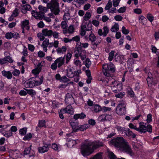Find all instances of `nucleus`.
<instances>
[{
    "instance_id": "1",
    "label": "nucleus",
    "mask_w": 159,
    "mask_h": 159,
    "mask_svg": "<svg viewBox=\"0 0 159 159\" xmlns=\"http://www.w3.org/2000/svg\"><path fill=\"white\" fill-rule=\"evenodd\" d=\"M103 144L102 142L99 141L89 142L81 146V153L84 156H89L93 152L94 150L103 146Z\"/></svg>"
},
{
    "instance_id": "2",
    "label": "nucleus",
    "mask_w": 159,
    "mask_h": 159,
    "mask_svg": "<svg viewBox=\"0 0 159 159\" xmlns=\"http://www.w3.org/2000/svg\"><path fill=\"white\" fill-rule=\"evenodd\" d=\"M110 143L115 147L122 149L129 154L132 153L130 147L122 137H117L112 139L110 141Z\"/></svg>"
},
{
    "instance_id": "3",
    "label": "nucleus",
    "mask_w": 159,
    "mask_h": 159,
    "mask_svg": "<svg viewBox=\"0 0 159 159\" xmlns=\"http://www.w3.org/2000/svg\"><path fill=\"white\" fill-rule=\"evenodd\" d=\"M44 3L47 4V7L51 10L55 15L59 14L60 12L59 4L58 0H51L49 2L48 0H42Z\"/></svg>"
},
{
    "instance_id": "4",
    "label": "nucleus",
    "mask_w": 159,
    "mask_h": 159,
    "mask_svg": "<svg viewBox=\"0 0 159 159\" xmlns=\"http://www.w3.org/2000/svg\"><path fill=\"white\" fill-rule=\"evenodd\" d=\"M43 81V77L42 76L40 79L35 77L26 81L24 83V85L26 88H32L35 86L40 85L42 84Z\"/></svg>"
},
{
    "instance_id": "5",
    "label": "nucleus",
    "mask_w": 159,
    "mask_h": 159,
    "mask_svg": "<svg viewBox=\"0 0 159 159\" xmlns=\"http://www.w3.org/2000/svg\"><path fill=\"white\" fill-rule=\"evenodd\" d=\"M102 68V72L104 75L107 77L112 76V73L115 71V66L111 62L103 65Z\"/></svg>"
},
{
    "instance_id": "6",
    "label": "nucleus",
    "mask_w": 159,
    "mask_h": 159,
    "mask_svg": "<svg viewBox=\"0 0 159 159\" xmlns=\"http://www.w3.org/2000/svg\"><path fill=\"white\" fill-rule=\"evenodd\" d=\"M110 83L111 87L113 91L115 93H118L122 89V84L119 82L113 80L111 81L109 80Z\"/></svg>"
},
{
    "instance_id": "7",
    "label": "nucleus",
    "mask_w": 159,
    "mask_h": 159,
    "mask_svg": "<svg viewBox=\"0 0 159 159\" xmlns=\"http://www.w3.org/2000/svg\"><path fill=\"white\" fill-rule=\"evenodd\" d=\"M89 39L92 43V45L93 47L96 48L101 43V40L99 37L95 36L93 34H90L89 36Z\"/></svg>"
},
{
    "instance_id": "8",
    "label": "nucleus",
    "mask_w": 159,
    "mask_h": 159,
    "mask_svg": "<svg viewBox=\"0 0 159 159\" xmlns=\"http://www.w3.org/2000/svg\"><path fill=\"white\" fill-rule=\"evenodd\" d=\"M126 105L124 103H120L116 107V112L120 115H125L126 113Z\"/></svg>"
},
{
    "instance_id": "9",
    "label": "nucleus",
    "mask_w": 159,
    "mask_h": 159,
    "mask_svg": "<svg viewBox=\"0 0 159 159\" xmlns=\"http://www.w3.org/2000/svg\"><path fill=\"white\" fill-rule=\"evenodd\" d=\"M65 100L67 104L69 105L73 104L75 102L73 97L71 94L69 93L66 94Z\"/></svg>"
},
{
    "instance_id": "10",
    "label": "nucleus",
    "mask_w": 159,
    "mask_h": 159,
    "mask_svg": "<svg viewBox=\"0 0 159 159\" xmlns=\"http://www.w3.org/2000/svg\"><path fill=\"white\" fill-rule=\"evenodd\" d=\"M31 14L32 16H34L35 18L39 19L40 20H42L44 16V14L39 11L38 12L35 11H32Z\"/></svg>"
},
{
    "instance_id": "11",
    "label": "nucleus",
    "mask_w": 159,
    "mask_h": 159,
    "mask_svg": "<svg viewBox=\"0 0 159 159\" xmlns=\"http://www.w3.org/2000/svg\"><path fill=\"white\" fill-rule=\"evenodd\" d=\"M61 111L63 113H67L70 114H72L73 113V109L71 105H70L67 106L65 108L61 109Z\"/></svg>"
},
{
    "instance_id": "12",
    "label": "nucleus",
    "mask_w": 159,
    "mask_h": 159,
    "mask_svg": "<svg viewBox=\"0 0 159 159\" xmlns=\"http://www.w3.org/2000/svg\"><path fill=\"white\" fill-rule=\"evenodd\" d=\"M139 128L136 129V130L138 131L141 133H145L146 131V127L144 125V123L143 122H140L139 123Z\"/></svg>"
},
{
    "instance_id": "13",
    "label": "nucleus",
    "mask_w": 159,
    "mask_h": 159,
    "mask_svg": "<svg viewBox=\"0 0 159 159\" xmlns=\"http://www.w3.org/2000/svg\"><path fill=\"white\" fill-rule=\"evenodd\" d=\"M2 76L6 77L8 79H11L12 78V73L9 71H6L3 70L2 71Z\"/></svg>"
},
{
    "instance_id": "14",
    "label": "nucleus",
    "mask_w": 159,
    "mask_h": 159,
    "mask_svg": "<svg viewBox=\"0 0 159 159\" xmlns=\"http://www.w3.org/2000/svg\"><path fill=\"white\" fill-rule=\"evenodd\" d=\"M80 142V141L79 139H72L69 141L67 144L68 147L71 148L73 147L75 145Z\"/></svg>"
},
{
    "instance_id": "15",
    "label": "nucleus",
    "mask_w": 159,
    "mask_h": 159,
    "mask_svg": "<svg viewBox=\"0 0 159 159\" xmlns=\"http://www.w3.org/2000/svg\"><path fill=\"white\" fill-rule=\"evenodd\" d=\"M55 61L58 65V67L60 68L64 63V57H60L57 58Z\"/></svg>"
},
{
    "instance_id": "16",
    "label": "nucleus",
    "mask_w": 159,
    "mask_h": 159,
    "mask_svg": "<svg viewBox=\"0 0 159 159\" xmlns=\"http://www.w3.org/2000/svg\"><path fill=\"white\" fill-rule=\"evenodd\" d=\"M42 33L43 35H44V36L49 37L52 35V31L51 30L45 29L42 30Z\"/></svg>"
},
{
    "instance_id": "17",
    "label": "nucleus",
    "mask_w": 159,
    "mask_h": 159,
    "mask_svg": "<svg viewBox=\"0 0 159 159\" xmlns=\"http://www.w3.org/2000/svg\"><path fill=\"white\" fill-rule=\"evenodd\" d=\"M66 75L69 78H72L74 76V74L72 68H68L66 70Z\"/></svg>"
},
{
    "instance_id": "18",
    "label": "nucleus",
    "mask_w": 159,
    "mask_h": 159,
    "mask_svg": "<svg viewBox=\"0 0 159 159\" xmlns=\"http://www.w3.org/2000/svg\"><path fill=\"white\" fill-rule=\"evenodd\" d=\"M29 24V21L28 20H25L22 21L21 23V27L22 29H25L27 30H29L30 29L29 26H28Z\"/></svg>"
},
{
    "instance_id": "19",
    "label": "nucleus",
    "mask_w": 159,
    "mask_h": 159,
    "mask_svg": "<svg viewBox=\"0 0 159 159\" xmlns=\"http://www.w3.org/2000/svg\"><path fill=\"white\" fill-rule=\"evenodd\" d=\"M61 27L63 29V34H66L67 33V28L68 27L66 21H63L61 22Z\"/></svg>"
},
{
    "instance_id": "20",
    "label": "nucleus",
    "mask_w": 159,
    "mask_h": 159,
    "mask_svg": "<svg viewBox=\"0 0 159 159\" xmlns=\"http://www.w3.org/2000/svg\"><path fill=\"white\" fill-rule=\"evenodd\" d=\"M125 133L126 134V136H131L133 138H135L136 136V134H134L132 131L130 130L129 129H126Z\"/></svg>"
},
{
    "instance_id": "21",
    "label": "nucleus",
    "mask_w": 159,
    "mask_h": 159,
    "mask_svg": "<svg viewBox=\"0 0 159 159\" xmlns=\"http://www.w3.org/2000/svg\"><path fill=\"white\" fill-rule=\"evenodd\" d=\"M48 145H45L42 147H40L39 148V151L40 153H43L47 152L48 150Z\"/></svg>"
},
{
    "instance_id": "22",
    "label": "nucleus",
    "mask_w": 159,
    "mask_h": 159,
    "mask_svg": "<svg viewBox=\"0 0 159 159\" xmlns=\"http://www.w3.org/2000/svg\"><path fill=\"white\" fill-rule=\"evenodd\" d=\"M70 124L73 129L76 132L78 130L79 127L78 123L77 122H71Z\"/></svg>"
},
{
    "instance_id": "23",
    "label": "nucleus",
    "mask_w": 159,
    "mask_h": 159,
    "mask_svg": "<svg viewBox=\"0 0 159 159\" xmlns=\"http://www.w3.org/2000/svg\"><path fill=\"white\" fill-rule=\"evenodd\" d=\"M86 116V115L83 113L82 112L80 114H77L74 115V118L76 120L78 119L79 118L83 119L85 118Z\"/></svg>"
},
{
    "instance_id": "24",
    "label": "nucleus",
    "mask_w": 159,
    "mask_h": 159,
    "mask_svg": "<svg viewBox=\"0 0 159 159\" xmlns=\"http://www.w3.org/2000/svg\"><path fill=\"white\" fill-rule=\"evenodd\" d=\"M148 84H155L156 82H154L152 79V75L151 73L149 72L148 73V77L147 79Z\"/></svg>"
},
{
    "instance_id": "25",
    "label": "nucleus",
    "mask_w": 159,
    "mask_h": 159,
    "mask_svg": "<svg viewBox=\"0 0 159 159\" xmlns=\"http://www.w3.org/2000/svg\"><path fill=\"white\" fill-rule=\"evenodd\" d=\"M66 50L67 48L66 47L63 46L62 48H58L56 51L58 53L63 54L65 53Z\"/></svg>"
},
{
    "instance_id": "26",
    "label": "nucleus",
    "mask_w": 159,
    "mask_h": 159,
    "mask_svg": "<svg viewBox=\"0 0 159 159\" xmlns=\"http://www.w3.org/2000/svg\"><path fill=\"white\" fill-rule=\"evenodd\" d=\"M38 9H39L40 11L44 14L45 13L48 11V9L49 8H48L47 7H44L41 5H39V6Z\"/></svg>"
},
{
    "instance_id": "27",
    "label": "nucleus",
    "mask_w": 159,
    "mask_h": 159,
    "mask_svg": "<svg viewBox=\"0 0 159 159\" xmlns=\"http://www.w3.org/2000/svg\"><path fill=\"white\" fill-rule=\"evenodd\" d=\"M90 125L89 124H85L81 125H79L78 129V130L83 131L89 127Z\"/></svg>"
},
{
    "instance_id": "28",
    "label": "nucleus",
    "mask_w": 159,
    "mask_h": 159,
    "mask_svg": "<svg viewBox=\"0 0 159 159\" xmlns=\"http://www.w3.org/2000/svg\"><path fill=\"white\" fill-rule=\"evenodd\" d=\"M86 28V25H81L80 33V34L81 35L84 36L85 35L86 31L85 30Z\"/></svg>"
},
{
    "instance_id": "29",
    "label": "nucleus",
    "mask_w": 159,
    "mask_h": 159,
    "mask_svg": "<svg viewBox=\"0 0 159 159\" xmlns=\"http://www.w3.org/2000/svg\"><path fill=\"white\" fill-rule=\"evenodd\" d=\"M119 30V25L118 24L115 23V25L112 26L111 29V30L112 32H116Z\"/></svg>"
},
{
    "instance_id": "30",
    "label": "nucleus",
    "mask_w": 159,
    "mask_h": 159,
    "mask_svg": "<svg viewBox=\"0 0 159 159\" xmlns=\"http://www.w3.org/2000/svg\"><path fill=\"white\" fill-rule=\"evenodd\" d=\"M84 25H86L85 30L86 31H91L92 30V25L90 21H89V23L87 24V23H85Z\"/></svg>"
},
{
    "instance_id": "31",
    "label": "nucleus",
    "mask_w": 159,
    "mask_h": 159,
    "mask_svg": "<svg viewBox=\"0 0 159 159\" xmlns=\"http://www.w3.org/2000/svg\"><path fill=\"white\" fill-rule=\"evenodd\" d=\"M93 111L95 112H98L102 110L101 107L98 105H96L93 106Z\"/></svg>"
},
{
    "instance_id": "32",
    "label": "nucleus",
    "mask_w": 159,
    "mask_h": 159,
    "mask_svg": "<svg viewBox=\"0 0 159 159\" xmlns=\"http://www.w3.org/2000/svg\"><path fill=\"white\" fill-rule=\"evenodd\" d=\"M109 157L110 159H116V157L114 154L112 152H109L108 153ZM117 159H125L123 158H118Z\"/></svg>"
},
{
    "instance_id": "33",
    "label": "nucleus",
    "mask_w": 159,
    "mask_h": 159,
    "mask_svg": "<svg viewBox=\"0 0 159 159\" xmlns=\"http://www.w3.org/2000/svg\"><path fill=\"white\" fill-rule=\"evenodd\" d=\"M72 57V54L68 52L66 55H65L64 57V58L66 57V63H68L69 61V60L71 59Z\"/></svg>"
},
{
    "instance_id": "34",
    "label": "nucleus",
    "mask_w": 159,
    "mask_h": 159,
    "mask_svg": "<svg viewBox=\"0 0 159 159\" xmlns=\"http://www.w3.org/2000/svg\"><path fill=\"white\" fill-rule=\"evenodd\" d=\"M45 121L44 120H39V121L38 126L39 127H46L45 125Z\"/></svg>"
},
{
    "instance_id": "35",
    "label": "nucleus",
    "mask_w": 159,
    "mask_h": 159,
    "mask_svg": "<svg viewBox=\"0 0 159 159\" xmlns=\"http://www.w3.org/2000/svg\"><path fill=\"white\" fill-rule=\"evenodd\" d=\"M102 154L101 153H98L90 159H102Z\"/></svg>"
},
{
    "instance_id": "36",
    "label": "nucleus",
    "mask_w": 159,
    "mask_h": 159,
    "mask_svg": "<svg viewBox=\"0 0 159 159\" xmlns=\"http://www.w3.org/2000/svg\"><path fill=\"white\" fill-rule=\"evenodd\" d=\"M84 63L85 66L88 68H89L91 64V62L89 58L86 59V60L84 62Z\"/></svg>"
},
{
    "instance_id": "37",
    "label": "nucleus",
    "mask_w": 159,
    "mask_h": 159,
    "mask_svg": "<svg viewBox=\"0 0 159 159\" xmlns=\"http://www.w3.org/2000/svg\"><path fill=\"white\" fill-rule=\"evenodd\" d=\"M127 94L130 97H133L134 95V92L131 88H129L128 89Z\"/></svg>"
},
{
    "instance_id": "38",
    "label": "nucleus",
    "mask_w": 159,
    "mask_h": 159,
    "mask_svg": "<svg viewBox=\"0 0 159 159\" xmlns=\"http://www.w3.org/2000/svg\"><path fill=\"white\" fill-rule=\"evenodd\" d=\"M67 33L72 34L74 32V28L73 25H70L67 29Z\"/></svg>"
},
{
    "instance_id": "39",
    "label": "nucleus",
    "mask_w": 159,
    "mask_h": 159,
    "mask_svg": "<svg viewBox=\"0 0 159 159\" xmlns=\"http://www.w3.org/2000/svg\"><path fill=\"white\" fill-rule=\"evenodd\" d=\"M91 16V15L90 13L89 12H87L84 17V20L85 21L88 20L90 18Z\"/></svg>"
},
{
    "instance_id": "40",
    "label": "nucleus",
    "mask_w": 159,
    "mask_h": 159,
    "mask_svg": "<svg viewBox=\"0 0 159 159\" xmlns=\"http://www.w3.org/2000/svg\"><path fill=\"white\" fill-rule=\"evenodd\" d=\"M27 92V93L33 96L35 95L36 93L34 90L33 89H25Z\"/></svg>"
},
{
    "instance_id": "41",
    "label": "nucleus",
    "mask_w": 159,
    "mask_h": 159,
    "mask_svg": "<svg viewBox=\"0 0 159 159\" xmlns=\"http://www.w3.org/2000/svg\"><path fill=\"white\" fill-rule=\"evenodd\" d=\"M125 93L124 92H121L115 95V97L117 98H121L125 95Z\"/></svg>"
},
{
    "instance_id": "42",
    "label": "nucleus",
    "mask_w": 159,
    "mask_h": 159,
    "mask_svg": "<svg viewBox=\"0 0 159 159\" xmlns=\"http://www.w3.org/2000/svg\"><path fill=\"white\" fill-rule=\"evenodd\" d=\"M115 52L114 51H112L109 53L108 60L109 61H111L113 59Z\"/></svg>"
},
{
    "instance_id": "43",
    "label": "nucleus",
    "mask_w": 159,
    "mask_h": 159,
    "mask_svg": "<svg viewBox=\"0 0 159 159\" xmlns=\"http://www.w3.org/2000/svg\"><path fill=\"white\" fill-rule=\"evenodd\" d=\"M112 6V2L110 0H109L108 3L107 4L105 7V9L106 10H109Z\"/></svg>"
},
{
    "instance_id": "44",
    "label": "nucleus",
    "mask_w": 159,
    "mask_h": 159,
    "mask_svg": "<svg viewBox=\"0 0 159 159\" xmlns=\"http://www.w3.org/2000/svg\"><path fill=\"white\" fill-rule=\"evenodd\" d=\"M31 146V145L30 147L26 148H25L24 151V154L27 155L30 154V151L31 150L30 147Z\"/></svg>"
},
{
    "instance_id": "45",
    "label": "nucleus",
    "mask_w": 159,
    "mask_h": 159,
    "mask_svg": "<svg viewBox=\"0 0 159 159\" xmlns=\"http://www.w3.org/2000/svg\"><path fill=\"white\" fill-rule=\"evenodd\" d=\"M103 30V36L105 37L109 32V30L107 26L104 27Z\"/></svg>"
},
{
    "instance_id": "46",
    "label": "nucleus",
    "mask_w": 159,
    "mask_h": 159,
    "mask_svg": "<svg viewBox=\"0 0 159 159\" xmlns=\"http://www.w3.org/2000/svg\"><path fill=\"white\" fill-rule=\"evenodd\" d=\"M12 32H8L6 34L5 37L7 39H10L12 38Z\"/></svg>"
},
{
    "instance_id": "47",
    "label": "nucleus",
    "mask_w": 159,
    "mask_h": 159,
    "mask_svg": "<svg viewBox=\"0 0 159 159\" xmlns=\"http://www.w3.org/2000/svg\"><path fill=\"white\" fill-rule=\"evenodd\" d=\"M76 48L77 50L79 52L81 50L82 47V46L81 43L80 42L77 43L76 45Z\"/></svg>"
},
{
    "instance_id": "48",
    "label": "nucleus",
    "mask_w": 159,
    "mask_h": 159,
    "mask_svg": "<svg viewBox=\"0 0 159 159\" xmlns=\"http://www.w3.org/2000/svg\"><path fill=\"white\" fill-rule=\"evenodd\" d=\"M27 129L26 128H23L20 130V134L21 135H24L26 134Z\"/></svg>"
},
{
    "instance_id": "49",
    "label": "nucleus",
    "mask_w": 159,
    "mask_h": 159,
    "mask_svg": "<svg viewBox=\"0 0 159 159\" xmlns=\"http://www.w3.org/2000/svg\"><path fill=\"white\" fill-rule=\"evenodd\" d=\"M70 81V80L66 76H63L61 77V81H62L64 83Z\"/></svg>"
},
{
    "instance_id": "50",
    "label": "nucleus",
    "mask_w": 159,
    "mask_h": 159,
    "mask_svg": "<svg viewBox=\"0 0 159 159\" xmlns=\"http://www.w3.org/2000/svg\"><path fill=\"white\" fill-rule=\"evenodd\" d=\"M49 39H45L43 42L42 43V46L48 47V46L49 45Z\"/></svg>"
},
{
    "instance_id": "51",
    "label": "nucleus",
    "mask_w": 159,
    "mask_h": 159,
    "mask_svg": "<svg viewBox=\"0 0 159 159\" xmlns=\"http://www.w3.org/2000/svg\"><path fill=\"white\" fill-rule=\"evenodd\" d=\"M116 128L117 129L118 131L120 132H123L124 131L125 132L126 129L124 127H121L119 126H116Z\"/></svg>"
},
{
    "instance_id": "52",
    "label": "nucleus",
    "mask_w": 159,
    "mask_h": 159,
    "mask_svg": "<svg viewBox=\"0 0 159 159\" xmlns=\"http://www.w3.org/2000/svg\"><path fill=\"white\" fill-rule=\"evenodd\" d=\"M106 115H102L99 116L98 119L100 121H103L106 120Z\"/></svg>"
},
{
    "instance_id": "53",
    "label": "nucleus",
    "mask_w": 159,
    "mask_h": 159,
    "mask_svg": "<svg viewBox=\"0 0 159 159\" xmlns=\"http://www.w3.org/2000/svg\"><path fill=\"white\" fill-rule=\"evenodd\" d=\"M12 73L13 74L14 76H17L19 75L20 74V71L19 70L17 69H15L12 72Z\"/></svg>"
},
{
    "instance_id": "54",
    "label": "nucleus",
    "mask_w": 159,
    "mask_h": 159,
    "mask_svg": "<svg viewBox=\"0 0 159 159\" xmlns=\"http://www.w3.org/2000/svg\"><path fill=\"white\" fill-rule=\"evenodd\" d=\"M122 32L125 34H128L129 32V31L125 29V26H123L122 28Z\"/></svg>"
},
{
    "instance_id": "55",
    "label": "nucleus",
    "mask_w": 159,
    "mask_h": 159,
    "mask_svg": "<svg viewBox=\"0 0 159 159\" xmlns=\"http://www.w3.org/2000/svg\"><path fill=\"white\" fill-rule=\"evenodd\" d=\"M147 123H149L152 121V115L151 114H149L147 116V119L146 120Z\"/></svg>"
},
{
    "instance_id": "56",
    "label": "nucleus",
    "mask_w": 159,
    "mask_h": 159,
    "mask_svg": "<svg viewBox=\"0 0 159 159\" xmlns=\"http://www.w3.org/2000/svg\"><path fill=\"white\" fill-rule=\"evenodd\" d=\"M12 38L15 39H17L20 37V35L18 33L14 32L12 33Z\"/></svg>"
},
{
    "instance_id": "57",
    "label": "nucleus",
    "mask_w": 159,
    "mask_h": 159,
    "mask_svg": "<svg viewBox=\"0 0 159 159\" xmlns=\"http://www.w3.org/2000/svg\"><path fill=\"white\" fill-rule=\"evenodd\" d=\"M7 57H6L0 59V63L2 65L3 64L7 63Z\"/></svg>"
},
{
    "instance_id": "58",
    "label": "nucleus",
    "mask_w": 159,
    "mask_h": 159,
    "mask_svg": "<svg viewBox=\"0 0 159 159\" xmlns=\"http://www.w3.org/2000/svg\"><path fill=\"white\" fill-rule=\"evenodd\" d=\"M32 137V135L31 133H29L26 135L23 138V139L25 140H28L30 139Z\"/></svg>"
},
{
    "instance_id": "59",
    "label": "nucleus",
    "mask_w": 159,
    "mask_h": 159,
    "mask_svg": "<svg viewBox=\"0 0 159 159\" xmlns=\"http://www.w3.org/2000/svg\"><path fill=\"white\" fill-rule=\"evenodd\" d=\"M12 133L11 132L9 131L8 132H6L4 136L6 137H9L12 136Z\"/></svg>"
},
{
    "instance_id": "60",
    "label": "nucleus",
    "mask_w": 159,
    "mask_h": 159,
    "mask_svg": "<svg viewBox=\"0 0 159 159\" xmlns=\"http://www.w3.org/2000/svg\"><path fill=\"white\" fill-rule=\"evenodd\" d=\"M120 0H113V6L115 7H116L117 6H118L119 4L120 3Z\"/></svg>"
},
{
    "instance_id": "61",
    "label": "nucleus",
    "mask_w": 159,
    "mask_h": 159,
    "mask_svg": "<svg viewBox=\"0 0 159 159\" xmlns=\"http://www.w3.org/2000/svg\"><path fill=\"white\" fill-rule=\"evenodd\" d=\"M57 66L58 65L54 61V62L51 65V68L53 70H56L58 67Z\"/></svg>"
},
{
    "instance_id": "62",
    "label": "nucleus",
    "mask_w": 159,
    "mask_h": 159,
    "mask_svg": "<svg viewBox=\"0 0 159 159\" xmlns=\"http://www.w3.org/2000/svg\"><path fill=\"white\" fill-rule=\"evenodd\" d=\"M80 38L79 36H76L72 38V39L73 40V41H75L76 42H79L80 41Z\"/></svg>"
},
{
    "instance_id": "63",
    "label": "nucleus",
    "mask_w": 159,
    "mask_h": 159,
    "mask_svg": "<svg viewBox=\"0 0 159 159\" xmlns=\"http://www.w3.org/2000/svg\"><path fill=\"white\" fill-rule=\"evenodd\" d=\"M147 17L148 20L151 22H152L154 19V17L151 14H148Z\"/></svg>"
},
{
    "instance_id": "64",
    "label": "nucleus",
    "mask_w": 159,
    "mask_h": 159,
    "mask_svg": "<svg viewBox=\"0 0 159 159\" xmlns=\"http://www.w3.org/2000/svg\"><path fill=\"white\" fill-rule=\"evenodd\" d=\"M126 10L125 7H120L117 11L119 13H123L125 12Z\"/></svg>"
}]
</instances>
